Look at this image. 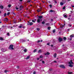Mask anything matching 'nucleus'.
<instances>
[{"instance_id": "nucleus-64", "label": "nucleus", "mask_w": 74, "mask_h": 74, "mask_svg": "<svg viewBox=\"0 0 74 74\" xmlns=\"http://www.w3.org/2000/svg\"><path fill=\"white\" fill-rule=\"evenodd\" d=\"M51 47H53V45H51Z\"/></svg>"}, {"instance_id": "nucleus-34", "label": "nucleus", "mask_w": 74, "mask_h": 74, "mask_svg": "<svg viewBox=\"0 0 74 74\" xmlns=\"http://www.w3.org/2000/svg\"><path fill=\"white\" fill-rule=\"evenodd\" d=\"M31 1L29 0V1H27V3H30V1Z\"/></svg>"}, {"instance_id": "nucleus-45", "label": "nucleus", "mask_w": 74, "mask_h": 74, "mask_svg": "<svg viewBox=\"0 0 74 74\" xmlns=\"http://www.w3.org/2000/svg\"><path fill=\"white\" fill-rule=\"evenodd\" d=\"M32 22L34 23L35 22V21H34L33 20H32Z\"/></svg>"}, {"instance_id": "nucleus-26", "label": "nucleus", "mask_w": 74, "mask_h": 74, "mask_svg": "<svg viewBox=\"0 0 74 74\" xmlns=\"http://www.w3.org/2000/svg\"><path fill=\"white\" fill-rule=\"evenodd\" d=\"M37 11L38 12H40V11H41V10L40 9L38 10Z\"/></svg>"}, {"instance_id": "nucleus-20", "label": "nucleus", "mask_w": 74, "mask_h": 74, "mask_svg": "<svg viewBox=\"0 0 74 74\" xmlns=\"http://www.w3.org/2000/svg\"><path fill=\"white\" fill-rule=\"evenodd\" d=\"M63 16L64 17V18H66V17H67V16L64 14H63Z\"/></svg>"}, {"instance_id": "nucleus-19", "label": "nucleus", "mask_w": 74, "mask_h": 74, "mask_svg": "<svg viewBox=\"0 0 74 74\" xmlns=\"http://www.w3.org/2000/svg\"><path fill=\"white\" fill-rule=\"evenodd\" d=\"M0 40H3V38L2 37H0Z\"/></svg>"}, {"instance_id": "nucleus-17", "label": "nucleus", "mask_w": 74, "mask_h": 74, "mask_svg": "<svg viewBox=\"0 0 74 74\" xmlns=\"http://www.w3.org/2000/svg\"><path fill=\"white\" fill-rule=\"evenodd\" d=\"M42 51L41 50H39L38 52V53H41V52Z\"/></svg>"}, {"instance_id": "nucleus-47", "label": "nucleus", "mask_w": 74, "mask_h": 74, "mask_svg": "<svg viewBox=\"0 0 74 74\" xmlns=\"http://www.w3.org/2000/svg\"><path fill=\"white\" fill-rule=\"evenodd\" d=\"M42 3H45V2L43 1H42Z\"/></svg>"}, {"instance_id": "nucleus-27", "label": "nucleus", "mask_w": 74, "mask_h": 74, "mask_svg": "<svg viewBox=\"0 0 74 74\" xmlns=\"http://www.w3.org/2000/svg\"><path fill=\"white\" fill-rule=\"evenodd\" d=\"M36 51H37V50H36V49H35L34 51V52H36Z\"/></svg>"}, {"instance_id": "nucleus-50", "label": "nucleus", "mask_w": 74, "mask_h": 74, "mask_svg": "<svg viewBox=\"0 0 74 74\" xmlns=\"http://www.w3.org/2000/svg\"><path fill=\"white\" fill-rule=\"evenodd\" d=\"M54 62L55 63H56V61H54Z\"/></svg>"}, {"instance_id": "nucleus-25", "label": "nucleus", "mask_w": 74, "mask_h": 74, "mask_svg": "<svg viewBox=\"0 0 74 74\" xmlns=\"http://www.w3.org/2000/svg\"><path fill=\"white\" fill-rule=\"evenodd\" d=\"M66 38H67L66 37H64V40H66Z\"/></svg>"}, {"instance_id": "nucleus-30", "label": "nucleus", "mask_w": 74, "mask_h": 74, "mask_svg": "<svg viewBox=\"0 0 74 74\" xmlns=\"http://www.w3.org/2000/svg\"><path fill=\"white\" fill-rule=\"evenodd\" d=\"M42 63H43V64H44V63H45V62L44 61H42Z\"/></svg>"}, {"instance_id": "nucleus-62", "label": "nucleus", "mask_w": 74, "mask_h": 74, "mask_svg": "<svg viewBox=\"0 0 74 74\" xmlns=\"http://www.w3.org/2000/svg\"><path fill=\"white\" fill-rule=\"evenodd\" d=\"M27 25H30V24H27Z\"/></svg>"}, {"instance_id": "nucleus-33", "label": "nucleus", "mask_w": 74, "mask_h": 74, "mask_svg": "<svg viewBox=\"0 0 74 74\" xmlns=\"http://www.w3.org/2000/svg\"><path fill=\"white\" fill-rule=\"evenodd\" d=\"M45 21H43L42 22V24H44V23H45Z\"/></svg>"}, {"instance_id": "nucleus-13", "label": "nucleus", "mask_w": 74, "mask_h": 74, "mask_svg": "<svg viewBox=\"0 0 74 74\" xmlns=\"http://www.w3.org/2000/svg\"><path fill=\"white\" fill-rule=\"evenodd\" d=\"M30 58V56H28L26 58V59H29Z\"/></svg>"}, {"instance_id": "nucleus-53", "label": "nucleus", "mask_w": 74, "mask_h": 74, "mask_svg": "<svg viewBox=\"0 0 74 74\" xmlns=\"http://www.w3.org/2000/svg\"><path fill=\"white\" fill-rule=\"evenodd\" d=\"M55 3H57V1H55Z\"/></svg>"}, {"instance_id": "nucleus-24", "label": "nucleus", "mask_w": 74, "mask_h": 74, "mask_svg": "<svg viewBox=\"0 0 74 74\" xmlns=\"http://www.w3.org/2000/svg\"><path fill=\"white\" fill-rule=\"evenodd\" d=\"M69 27H71L72 26V25H68Z\"/></svg>"}, {"instance_id": "nucleus-11", "label": "nucleus", "mask_w": 74, "mask_h": 74, "mask_svg": "<svg viewBox=\"0 0 74 74\" xmlns=\"http://www.w3.org/2000/svg\"><path fill=\"white\" fill-rule=\"evenodd\" d=\"M5 21H8V19L7 18H6L5 19Z\"/></svg>"}, {"instance_id": "nucleus-2", "label": "nucleus", "mask_w": 74, "mask_h": 74, "mask_svg": "<svg viewBox=\"0 0 74 74\" xmlns=\"http://www.w3.org/2000/svg\"><path fill=\"white\" fill-rule=\"evenodd\" d=\"M69 64L70 65H69V67H72L73 66L72 64H73V62H72V60H71L70 62H69Z\"/></svg>"}, {"instance_id": "nucleus-15", "label": "nucleus", "mask_w": 74, "mask_h": 74, "mask_svg": "<svg viewBox=\"0 0 74 74\" xmlns=\"http://www.w3.org/2000/svg\"><path fill=\"white\" fill-rule=\"evenodd\" d=\"M60 4L61 5H63V3L61 2L60 3Z\"/></svg>"}, {"instance_id": "nucleus-4", "label": "nucleus", "mask_w": 74, "mask_h": 74, "mask_svg": "<svg viewBox=\"0 0 74 74\" xmlns=\"http://www.w3.org/2000/svg\"><path fill=\"white\" fill-rule=\"evenodd\" d=\"M60 67H61L62 68H63V69H64L65 68V67H64V66L63 65H61L60 66Z\"/></svg>"}, {"instance_id": "nucleus-52", "label": "nucleus", "mask_w": 74, "mask_h": 74, "mask_svg": "<svg viewBox=\"0 0 74 74\" xmlns=\"http://www.w3.org/2000/svg\"><path fill=\"white\" fill-rule=\"evenodd\" d=\"M40 59V58H37V60H39V59Z\"/></svg>"}, {"instance_id": "nucleus-60", "label": "nucleus", "mask_w": 74, "mask_h": 74, "mask_svg": "<svg viewBox=\"0 0 74 74\" xmlns=\"http://www.w3.org/2000/svg\"><path fill=\"white\" fill-rule=\"evenodd\" d=\"M64 45H62V47H64Z\"/></svg>"}, {"instance_id": "nucleus-51", "label": "nucleus", "mask_w": 74, "mask_h": 74, "mask_svg": "<svg viewBox=\"0 0 74 74\" xmlns=\"http://www.w3.org/2000/svg\"><path fill=\"white\" fill-rule=\"evenodd\" d=\"M47 45H49V43H47Z\"/></svg>"}, {"instance_id": "nucleus-1", "label": "nucleus", "mask_w": 74, "mask_h": 74, "mask_svg": "<svg viewBox=\"0 0 74 74\" xmlns=\"http://www.w3.org/2000/svg\"><path fill=\"white\" fill-rule=\"evenodd\" d=\"M38 19L37 20V22L40 23V21H42V16H38Z\"/></svg>"}, {"instance_id": "nucleus-56", "label": "nucleus", "mask_w": 74, "mask_h": 74, "mask_svg": "<svg viewBox=\"0 0 74 74\" xmlns=\"http://www.w3.org/2000/svg\"><path fill=\"white\" fill-rule=\"evenodd\" d=\"M72 7H74V6L72 5Z\"/></svg>"}, {"instance_id": "nucleus-32", "label": "nucleus", "mask_w": 74, "mask_h": 74, "mask_svg": "<svg viewBox=\"0 0 74 74\" xmlns=\"http://www.w3.org/2000/svg\"><path fill=\"white\" fill-rule=\"evenodd\" d=\"M65 8H66V7H65V6H64L63 8L62 9L63 10H65Z\"/></svg>"}, {"instance_id": "nucleus-36", "label": "nucleus", "mask_w": 74, "mask_h": 74, "mask_svg": "<svg viewBox=\"0 0 74 74\" xmlns=\"http://www.w3.org/2000/svg\"><path fill=\"white\" fill-rule=\"evenodd\" d=\"M16 10H18V9H19V8H18L17 7H16Z\"/></svg>"}, {"instance_id": "nucleus-23", "label": "nucleus", "mask_w": 74, "mask_h": 74, "mask_svg": "<svg viewBox=\"0 0 74 74\" xmlns=\"http://www.w3.org/2000/svg\"><path fill=\"white\" fill-rule=\"evenodd\" d=\"M51 27H48L47 28L48 30H50V29H51Z\"/></svg>"}, {"instance_id": "nucleus-63", "label": "nucleus", "mask_w": 74, "mask_h": 74, "mask_svg": "<svg viewBox=\"0 0 74 74\" xmlns=\"http://www.w3.org/2000/svg\"><path fill=\"white\" fill-rule=\"evenodd\" d=\"M13 27H11V28H12Z\"/></svg>"}, {"instance_id": "nucleus-58", "label": "nucleus", "mask_w": 74, "mask_h": 74, "mask_svg": "<svg viewBox=\"0 0 74 74\" xmlns=\"http://www.w3.org/2000/svg\"><path fill=\"white\" fill-rule=\"evenodd\" d=\"M2 22H1V21H0V23H2Z\"/></svg>"}, {"instance_id": "nucleus-3", "label": "nucleus", "mask_w": 74, "mask_h": 74, "mask_svg": "<svg viewBox=\"0 0 74 74\" xmlns=\"http://www.w3.org/2000/svg\"><path fill=\"white\" fill-rule=\"evenodd\" d=\"M13 47H14V46H13V45H10L9 47L10 49L11 50H13V49H14V48H13Z\"/></svg>"}, {"instance_id": "nucleus-57", "label": "nucleus", "mask_w": 74, "mask_h": 74, "mask_svg": "<svg viewBox=\"0 0 74 74\" xmlns=\"http://www.w3.org/2000/svg\"><path fill=\"white\" fill-rule=\"evenodd\" d=\"M20 1H22V0H19Z\"/></svg>"}, {"instance_id": "nucleus-61", "label": "nucleus", "mask_w": 74, "mask_h": 74, "mask_svg": "<svg viewBox=\"0 0 74 74\" xmlns=\"http://www.w3.org/2000/svg\"><path fill=\"white\" fill-rule=\"evenodd\" d=\"M1 11L0 10V14L1 13Z\"/></svg>"}, {"instance_id": "nucleus-7", "label": "nucleus", "mask_w": 74, "mask_h": 74, "mask_svg": "<svg viewBox=\"0 0 74 74\" xmlns=\"http://www.w3.org/2000/svg\"><path fill=\"white\" fill-rule=\"evenodd\" d=\"M56 55H57L56 53H55L53 55L54 58H56Z\"/></svg>"}, {"instance_id": "nucleus-40", "label": "nucleus", "mask_w": 74, "mask_h": 74, "mask_svg": "<svg viewBox=\"0 0 74 74\" xmlns=\"http://www.w3.org/2000/svg\"><path fill=\"white\" fill-rule=\"evenodd\" d=\"M7 35H8V36H10V34L9 33H8L7 34Z\"/></svg>"}, {"instance_id": "nucleus-21", "label": "nucleus", "mask_w": 74, "mask_h": 74, "mask_svg": "<svg viewBox=\"0 0 74 74\" xmlns=\"http://www.w3.org/2000/svg\"><path fill=\"white\" fill-rule=\"evenodd\" d=\"M24 51L25 52H27V50L26 49H24Z\"/></svg>"}, {"instance_id": "nucleus-43", "label": "nucleus", "mask_w": 74, "mask_h": 74, "mask_svg": "<svg viewBox=\"0 0 74 74\" xmlns=\"http://www.w3.org/2000/svg\"><path fill=\"white\" fill-rule=\"evenodd\" d=\"M19 28H22V26H19Z\"/></svg>"}, {"instance_id": "nucleus-37", "label": "nucleus", "mask_w": 74, "mask_h": 74, "mask_svg": "<svg viewBox=\"0 0 74 74\" xmlns=\"http://www.w3.org/2000/svg\"><path fill=\"white\" fill-rule=\"evenodd\" d=\"M46 25H48V26H49V24L48 23H47L46 24Z\"/></svg>"}, {"instance_id": "nucleus-10", "label": "nucleus", "mask_w": 74, "mask_h": 74, "mask_svg": "<svg viewBox=\"0 0 74 74\" xmlns=\"http://www.w3.org/2000/svg\"><path fill=\"white\" fill-rule=\"evenodd\" d=\"M65 25V24H64V25H60V27H61V28H62V27H64V26Z\"/></svg>"}, {"instance_id": "nucleus-59", "label": "nucleus", "mask_w": 74, "mask_h": 74, "mask_svg": "<svg viewBox=\"0 0 74 74\" xmlns=\"http://www.w3.org/2000/svg\"><path fill=\"white\" fill-rule=\"evenodd\" d=\"M42 40H41L40 41V42H42Z\"/></svg>"}, {"instance_id": "nucleus-31", "label": "nucleus", "mask_w": 74, "mask_h": 74, "mask_svg": "<svg viewBox=\"0 0 74 74\" xmlns=\"http://www.w3.org/2000/svg\"><path fill=\"white\" fill-rule=\"evenodd\" d=\"M10 14V13L9 12H8L7 14V15H9Z\"/></svg>"}, {"instance_id": "nucleus-29", "label": "nucleus", "mask_w": 74, "mask_h": 74, "mask_svg": "<svg viewBox=\"0 0 74 74\" xmlns=\"http://www.w3.org/2000/svg\"><path fill=\"white\" fill-rule=\"evenodd\" d=\"M6 15H7V14L5 13V14H4V16L5 17V16Z\"/></svg>"}, {"instance_id": "nucleus-38", "label": "nucleus", "mask_w": 74, "mask_h": 74, "mask_svg": "<svg viewBox=\"0 0 74 74\" xmlns=\"http://www.w3.org/2000/svg\"><path fill=\"white\" fill-rule=\"evenodd\" d=\"M46 25H48V26H49V24L48 23H47L46 24Z\"/></svg>"}, {"instance_id": "nucleus-16", "label": "nucleus", "mask_w": 74, "mask_h": 74, "mask_svg": "<svg viewBox=\"0 0 74 74\" xmlns=\"http://www.w3.org/2000/svg\"><path fill=\"white\" fill-rule=\"evenodd\" d=\"M33 23L32 22L29 23L30 25H33Z\"/></svg>"}, {"instance_id": "nucleus-8", "label": "nucleus", "mask_w": 74, "mask_h": 74, "mask_svg": "<svg viewBox=\"0 0 74 74\" xmlns=\"http://www.w3.org/2000/svg\"><path fill=\"white\" fill-rule=\"evenodd\" d=\"M49 54H50V53H49L48 52H47V53H45V55H49Z\"/></svg>"}, {"instance_id": "nucleus-41", "label": "nucleus", "mask_w": 74, "mask_h": 74, "mask_svg": "<svg viewBox=\"0 0 74 74\" xmlns=\"http://www.w3.org/2000/svg\"><path fill=\"white\" fill-rule=\"evenodd\" d=\"M37 30H38V31H39L40 30V29L38 28L37 29Z\"/></svg>"}, {"instance_id": "nucleus-48", "label": "nucleus", "mask_w": 74, "mask_h": 74, "mask_svg": "<svg viewBox=\"0 0 74 74\" xmlns=\"http://www.w3.org/2000/svg\"><path fill=\"white\" fill-rule=\"evenodd\" d=\"M34 74H36V72L35 71H34Z\"/></svg>"}, {"instance_id": "nucleus-39", "label": "nucleus", "mask_w": 74, "mask_h": 74, "mask_svg": "<svg viewBox=\"0 0 74 74\" xmlns=\"http://www.w3.org/2000/svg\"><path fill=\"white\" fill-rule=\"evenodd\" d=\"M49 6H50V8H52V5H49Z\"/></svg>"}, {"instance_id": "nucleus-46", "label": "nucleus", "mask_w": 74, "mask_h": 74, "mask_svg": "<svg viewBox=\"0 0 74 74\" xmlns=\"http://www.w3.org/2000/svg\"><path fill=\"white\" fill-rule=\"evenodd\" d=\"M7 71L6 70H5V73H7Z\"/></svg>"}, {"instance_id": "nucleus-44", "label": "nucleus", "mask_w": 74, "mask_h": 74, "mask_svg": "<svg viewBox=\"0 0 74 74\" xmlns=\"http://www.w3.org/2000/svg\"><path fill=\"white\" fill-rule=\"evenodd\" d=\"M37 42H40V40H38V41H37Z\"/></svg>"}, {"instance_id": "nucleus-22", "label": "nucleus", "mask_w": 74, "mask_h": 74, "mask_svg": "<svg viewBox=\"0 0 74 74\" xmlns=\"http://www.w3.org/2000/svg\"><path fill=\"white\" fill-rule=\"evenodd\" d=\"M43 56L42 55H41L40 56V58H43Z\"/></svg>"}, {"instance_id": "nucleus-54", "label": "nucleus", "mask_w": 74, "mask_h": 74, "mask_svg": "<svg viewBox=\"0 0 74 74\" xmlns=\"http://www.w3.org/2000/svg\"><path fill=\"white\" fill-rule=\"evenodd\" d=\"M70 40H72V38H71L70 39Z\"/></svg>"}, {"instance_id": "nucleus-12", "label": "nucleus", "mask_w": 74, "mask_h": 74, "mask_svg": "<svg viewBox=\"0 0 74 74\" xmlns=\"http://www.w3.org/2000/svg\"><path fill=\"white\" fill-rule=\"evenodd\" d=\"M0 8H1V9H3V8H4V7H3V6H0Z\"/></svg>"}, {"instance_id": "nucleus-5", "label": "nucleus", "mask_w": 74, "mask_h": 74, "mask_svg": "<svg viewBox=\"0 0 74 74\" xmlns=\"http://www.w3.org/2000/svg\"><path fill=\"white\" fill-rule=\"evenodd\" d=\"M74 34H72L70 36V38H72V37H74Z\"/></svg>"}, {"instance_id": "nucleus-35", "label": "nucleus", "mask_w": 74, "mask_h": 74, "mask_svg": "<svg viewBox=\"0 0 74 74\" xmlns=\"http://www.w3.org/2000/svg\"><path fill=\"white\" fill-rule=\"evenodd\" d=\"M53 33H55V29H54L53 31Z\"/></svg>"}, {"instance_id": "nucleus-42", "label": "nucleus", "mask_w": 74, "mask_h": 74, "mask_svg": "<svg viewBox=\"0 0 74 74\" xmlns=\"http://www.w3.org/2000/svg\"><path fill=\"white\" fill-rule=\"evenodd\" d=\"M17 69H19V66H17Z\"/></svg>"}, {"instance_id": "nucleus-28", "label": "nucleus", "mask_w": 74, "mask_h": 74, "mask_svg": "<svg viewBox=\"0 0 74 74\" xmlns=\"http://www.w3.org/2000/svg\"><path fill=\"white\" fill-rule=\"evenodd\" d=\"M53 10H51L50 11V12H53Z\"/></svg>"}, {"instance_id": "nucleus-9", "label": "nucleus", "mask_w": 74, "mask_h": 74, "mask_svg": "<svg viewBox=\"0 0 74 74\" xmlns=\"http://www.w3.org/2000/svg\"><path fill=\"white\" fill-rule=\"evenodd\" d=\"M1 51L4 52H5V51H6V50H5V49H1Z\"/></svg>"}, {"instance_id": "nucleus-49", "label": "nucleus", "mask_w": 74, "mask_h": 74, "mask_svg": "<svg viewBox=\"0 0 74 74\" xmlns=\"http://www.w3.org/2000/svg\"><path fill=\"white\" fill-rule=\"evenodd\" d=\"M13 27H16V25H14Z\"/></svg>"}, {"instance_id": "nucleus-55", "label": "nucleus", "mask_w": 74, "mask_h": 74, "mask_svg": "<svg viewBox=\"0 0 74 74\" xmlns=\"http://www.w3.org/2000/svg\"><path fill=\"white\" fill-rule=\"evenodd\" d=\"M68 1H71V0H68Z\"/></svg>"}, {"instance_id": "nucleus-14", "label": "nucleus", "mask_w": 74, "mask_h": 74, "mask_svg": "<svg viewBox=\"0 0 74 74\" xmlns=\"http://www.w3.org/2000/svg\"><path fill=\"white\" fill-rule=\"evenodd\" d=\"M68 74H73V72H68Z\"/></svg>"}, {"instance_id": "nucleus-18", "label": "nucleus", "mask_w": 74, "mask_h": 74, "mask_svg": "<svg viewBox=\"0 0 74 74\" xmlns=\"http://www.w3.org/2000/svg\"><path fill=\"white\" fill-rule=\"evenodd\" d=\"M8 7H9V8H10V7H11V5L10 4H9L8 5Z\"/></svg>"}, {"instance_id": "nucleus-6", "label": "nucleus", "mask_w": 74, "mask_h": 74, "mask_svg": "<svg viewBox=\"0 0 74 74\" xmlns=\"http://www.w3.org/2000/svg\"><path fill=\"white\" fill-rule=\"evenodd\" d=\"M59 41H62V38H59L58 39Z\"/></svg>"}]
</instances>
